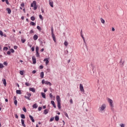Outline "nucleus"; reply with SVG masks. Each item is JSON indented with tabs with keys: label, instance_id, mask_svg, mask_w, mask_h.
Segmentation results:
<instances>
[{
	"label": "nucleus",
	"instance_id": "obj_13",
	"mask_svg": "<svg viewBox=\"0 0 127 127\" xmlns=\"http://www.w3.org/2000/svg\"><path fill=\"white\" fill-rule=\"evenodd\" d=\"M49 97L51 99V100H53V99H55V96H53L52 93H50Z\"/></svg>",
	"mask_w": 127,
	"mask_h": 127
},
{
	"label": "nucleus",
	"instance_id": "obj_7",
	"mask_svg": "<svg viewBox=\"0 0 127 127\" xmlns=\"http://www.w3.org/2000/svg\"><path fill=\"white\" fill-rule=\"evenodd\" d=\"M36 5V1L34 0L33 2L31 4V7H33Z\"/></svg>",
	"mask_w": 127,
	"mask_h": 127
},
{
	"label": "nucleus",
	"instance_id": "obj_18",
	"mask_svg": "<svg viewBox=\"0 0 127 127\" xmlns=\"http://www.w3.org/2000/svg\"><path fill=\"white\" fill-rule=\"evenodd\" d=\"M45 84L46 85H49V86H51L52 85V84L48 81H46Z\"/></svg>",
	"mask_w": 127,
	"mask_h": 127
},
{
	"label": "nucleus",
	"instance_id": "obj_27",
	"mask_svg": "<svg viewBox=\"0 0 127 127\" xmlns=\"http://www.w3.org/2000/svg\"><path fill=\"white\" fill-rule=\"evenodd\" d=\"M36 56L38 58L40 57V55L39 54V52H36Z\"/></svg>",
	"mask_w": 127,
	"mask_h": 127
},
{
	"label": "nucleus",
	"instance_id": "obj_15",
	"mask_svg": "<svg viewBox=\"0 0 127 127\" xmlns=\"http://www.w3.org/2000/svg\"><path fill=\"white\" fill-rule=\"evenodd\" d=\"M29 91L33 92V93H35V89L34 88H29Z\"/></svg>",
	"mask_w": 127,
	"mask_h": 127
},
{
	"label": "nucleus",
	"instance_id": "obj_19",
	"mask_svg": "<svg viewBox=\"0 0 127 127\" xmlns=\"http://www.w3.org/2000/svg\"><path fill=\"white\" fill-rule=\"evenodd\" d=\"M52 37L53 38V39L54 42H56V38H55V36L54 35V34H52Z\"/></svg>",
	"mask_w": 127,
	"mask_h": 127
},
{
	"label": "nucleus",
	"instance_id": "obj_26",
	"mask_svg": "<svg viewBox=\"0 0 127 127\" xmlns=\"http://www.w3.org/2000/svg\"><path fill=\"white\" fill-rule=\"evenodd\" d=\"M55 121H56V122H58V121H59V116H56L55 117Z\"/></svg>",
	"mask_w": 127,
	"mask_h": 127
},
{
	"label": "nucleus",
	"instance_id": "obj_61",
	"mask_svg": "<svg viewBox=\"0 0 127 127\" xmlns=\"http://www.w3.org/2000/svg\"><path fill=\"white\" fill-rule=\"evenodd\" d=\"M14 49L16 50L18 48V47L17 46H14L13 47Z\"/></svg>",
	"mask_w": 127,
	"mask_h": 127
},
{
	"label": "nucleus",
	"instance_id": "obj_12",
	"mask_svg": "<svg viewBox=\"0 0 127 127\" xmlns=\"http://www.w3.org/2000/svg\"><path fill=\"white\" fill-rule=\"evenodd\" d=\"M41 94L42 98H43L44 99H46V94L45 93L41 92Z\"/></svg>",
	"mask_w": 127,
	"mask_h": 127
},
{
	"label": "nucleus",
	"instance_id": "obj_39",
	"mask_svg": "<svg viewBox=\"0 0 127 127\" xmlns=\"http://www.w3.org/2000/svg\"><path fill=\"white\" fill-rule=\"evenodd\" d=\"M37 29L39 30V31H41V28L39 26H37Z\"/></svg>",
	"mask_w": 127,
	"mask_h": 127
},
{
	"label": "nucleus",
	"instance_id": "obj_40",
	"mask_svg": "<svg viewBox=\"0 0 127 127\" xmlns=\"http://www.w3.org/2000/svg\"><path fill=\"white\" fill-rule=\"evenodd\" d=\"M3 50H5L6 51L8 50V48H7V47H4L3 49Z\"/></svg>",
	"mask_w": 127,
	"mask_h": 127
},
{
	"label": "nucleus",
	"instance_id": "obj_60",
	"mask_svg": "<svg viewBox=\"0 0 127 127\" xmlns=\"http://www.w3.org/2000/svg\"><path fill=\"white\" fill-rule=\"evenodd\" d=\"M39 68H40V69H43L44 66H43V65H40Z\"/></svg>",
	"mask_w": 127,
	"mask_h": 127
},
{
	"label": "nucleus",
	"instance_id": "obj_51",
	"mask_svg": "<svg viewBox=\"0 0 127 127\" xmlns=\"http://www.w3.org/2000/svg\"><path fill=\"white\" fill-rule=\"evenodd\" d=\"M10 52H11V53H14V50H13V49H11Z\"/></svg>",
	"mask_w": 127,
	"mask_h": 127
},
{
	"label": "nucleus",
	"instance_id": "obj_62",
	"mask_svg": "<svg viewBox=\"0 0 127 127\" xmlns=\"http://www.w3.org/2000/svg\"><path fill=\"white\" fill-rule=\"evenodd\" d=\"M120 127H125V124H121L120 125Z\"/></svg>",
	"mask_w": 127,
	"mask_h": 127
},
{
	"label": "nucleus",
	"instance_id": "obj_6",
	"mask_svg": "<svg viewBox=\"0 0 127 127\" xmlns=\"http://www.w3.org/2000/svg\"><path fill=\"white\" fill-rule=\"evenodd\" d=\"M32 59L33 61V64H36V58H35V57L33 56Z\"/></svg>",
	"mask_w": 127,
	"mask_h": 127
},
{
	"label": "nucleus",
	"instance_id": "obj_17",
	"mask_svg": "<svg viewBox=\"0 0 127 127\" xmlns=\"http://www.w3.org/2000/svg\"><path fill=\"white\" fill-rule=\"evenodd\" d=\"M125 64V61L123 62V60L121 59L120 61V65H121V66H122V67L124 66Z\"/></svg>",
	"mask_w": 127,
	"mask_h": 127
},
{
	"label": "nucleus",
	"instance_id": "obj_49",
	"mask_svg": "<svg viewBox=\"0 0 127 127\" xmlns=\"http://www.w3.org/2000/svg\"><path fill=\"white\" fill-rule=\"evenodd\" d=\"M39 17L40 19L43 20V17H42V15L41 14L39 15Z\"/></svg>",
	"mask_w": 127,
	"mask_h": 127
},
{
	"label": "nucleus",
	"instance_id": "obj_48",
	"mask_svg": "<svg viewBox=\"0 0 127 127\" xmlns=\"http://www.w3.org/2000/svg\"><path fill=\"white\" fill-rule=\"evenodd\" d=\"M22 110L24 111V113H26V108H25V107H23Z\"/></svg>",
	"mask_w": 127,
	"mask_h": 127
},
{
	"label": "nucleus",
	"instance_id": "obj_28",
	"mask_svg": "<svg viewBox=\"0 0 127 127\" xmlns=\"http://www.w3.org/2000/svg\"><path fill=\"white\" fill-rule=\"evenodd\" d=\"M31 20H32V21H34L35 20V17L34 16H32L30 18Z\"/></svg>",
	"mask_w": 127,
	"mask_h": 127
},
{
	"label": "nucleus",
	"instance_id": "obj_47",
	"mask_svg": "<svg viewBox=\"0 0 127 127\" xmlns=\"http://www.w3.org/2000/svg\"><path fill=\"white\" fill-rule=\"evenodd\" d=\"M54 121V117H52L50 119V122H53Z\"/></svg>",
	"mask_w": 127,
	"mask_h": 127
},
{
	"label": "nucleus",
	"instance_id": "obj_5",
	"mask_svg": "<svg viewBox=\"0 0 127 127\" xmlns=\"http://www.w3.org/2000/svg\"><path fill=\"white\" fill-rule=\"evenodd\" d=\"M79 88H80V90L81 92H84V87L83 86L82 84H80Z\"/></svg>",
	"mask_w": 127,
	"mask_h": 127
},
{
	"label": "nucleus",
	"instance_id": "obj_24",
	"mask_svg": "<svg viewBox=\"0 0 127 127\" xmlns=\"http://www.w3.org/2000/svg\"><path fill=\"white\" fill-rule=\"evenodd\" d=\"M33 109H37V108H38V105H37V104H34L33 105Z\"/></svg>",
	"mask_w": 127,
	"mask_h": 127
},
{
	"label": "nucleus",
	"instance_id": "obj_1",
	"mask_svg": "<svg viewBox=\"0 0 127 127\" xmlns=\"http://www.w3.org/2000/svg\"><path fill=\"white\" fill-rule=\"evenodd\" d=\"M57 101L58 103V107L60 110L61 109V99H60V96L59 95L57 96Z\"/></svg>",
	"mask_w": 127,
	"mask_h": 127
},
{
	"label": "nucleus",
	"instance_id": "obj_20",
	"mask_svg": "<svg viewBox=\"0 0 127 127\" xmlns=\"http://www.w3.org/2000/svg\"><path fill=\"white\" fill-rule=\"evenodd\" d=\"M40 77L41 78H44V72L42 71L40 73Z\"/></svg>",
	"mask_w": 127,
	"mask_h": 127
},
{
	"label": "nucleus",
	"instance_id": "obj_8",
	"mask_svg": "<svg viewBox=\"0 0 127 127\" xmlns=\"http://www.w3.org/2000/svg\"><path fill=\"white\" fill-rule=\"evenodd\" d=\"M33 39H34V40L35 41L36 40H37V39H38V36L36 34L34 35L33 36Z\"/></svg>",
	"mask_w": 127,
	"mask_h": 127
},
{
	"label": "nucleus",
	"instance_id": "obj_37",
	"mask_svg": "<svg viewBox=\"0 0 127 127\" xmlns=\"http://www.w3.org/2000/svg\"><path fill=\"white\" fill-rule=\"evenodd\" d=\"M64 115L65 116V117H66V118L69 119V116H68V114L66 112H64Z\"/></svg>",
	"mask_w": 127,
	"mask_h": 127
},
{
	"label": "nucleus",
	"instance_id": "obj_59",
	"mask_svg": "<svg viewBox=\"0 0 127 127\" xmlns=\"http://www.w3.org/2000/svg\"><path fill=\"white\" fill-rule=\"evenodd\" d=\"M5 1L6 2V4H9V3L8 2V0H5Z\"/></svg>",
	"mask_w": 127,
	"mask_h": 127
},
{
	"label": "nucleus",
	"instance_id": "obj_2",
	"mask_svg": "<svg viewBox=\"0 0 127 127\" xmlns=\"http://www.w3.org/2000/svg\"><path fill=\"white\" fill-rule=\"evenodd\" d=\"M108 102L110 106L111 110L114 111V104H113V100L110 98H108Z\"/></svg>",
	"mask_w": 127,
	"mask_h": 127
},
{
	"label": "nucleus",
	"instance_id": "obj_23",
	"mask_svg": "<svg viewBox=\"0 0 127 127\" xmlns=\"http://www.w3.org/2000/svg\"><path fill=\"white\" fill-rule=\"evenodd\" d=\"M16 94H18V95H21V91L20 90H17L16 91Z\"/></svg>",
	"mask_w": 127,
	"mask_h": 127
},
{
	"label": "nucleus",
	"instance_id": "obj_16",
	"mask_svg": "<svg viewBox=\"0 0 127 127\" xmlns=\"http://www.w3.org/2000/svg\"><path fill=\"white\" fill-rule=\"evenodd\" d=\"M44 62H46V65H48V64L49 63V61L48 59H44Z\"/></svg>",
	"mask_w": 127,
	"mask_h": 127
},
{
	"label": "nucleus",
	"instance_id": "obj_31",
	"mask_svg": "<svg viewBox=\"0 0 127 127\" xmlns=\"http://www.w3.org/2000/svg\"><path fill=\"white\" fill-rule=\"evenodd\" d=\"M20 117L21 119H25V115L24 114H21Z\"/></svg>",
	"mask_w": 127,
	"mask_h": 127
},
{
	"label": "nucleus",
	"instance_id": "obj_55",
	"mask_svg": "<svg viewBox=\"0 0 127 127\" xmlns=\"http://www.w3.org/2000/svg\"><path fill=\"white\" fill-rule=\"evenodd\" d=\"M69 103H70L71 104H73V100L70 99L69 100Z\"/></svg>",
	"mask_w": 127,
	"mask_h": 127
},
{
	"label": "nucleus",
	"instance_id": "obj_41",
	"mask_svg": "<svg viewBox=\"0 0 127 127\" xmlns=\"http://www.w3.org/2000/svg\"><path fill=\"white\" fill-rule=\"evenodd\" d=\"M33 7H34V8H33L34 10H36V9H37V5L34 6Z\"/></svg>",
	"mask_w": 127,
	"mask_h": 127
},
{
	"label": "nucleus",
	"instance_id": "obj_33",
	"mask_svg": "<svg viewBox=\"0 0 127 127\" xmlns=\"http://www.w3.org/2000/svg\"><path fill=\"white\" fill-rule=\"evenodd\" d=\"M26 95L28 96V97H31V93H29L28 92L26 93Z\"/></svg>",
	"mask_w": 127,
	"mask_h": 127
},
{
	"label": "nucleus",
	"instance_id": "obj_29",
	"mask_svg": "<svg viewBox=\"0 0 127 127\" xmlns=\"http://www.w3.org/2000/svg\"><path fill=\"white\" fill-rule=\"evenodd\" d=\"M100 20H101V22L103 23V24H105V20H104V19H103V18H101Z\"/></svg>",
	"mask_w": 127,
	"mask_h": 127
},
{
	"label": "nucleus",
	"instance_id": "obj_11",
	"mask_svg": "<svg viewBox=\"0 0 127 127\" xmlns=\"http://www.w3.org/2000/svg\"><path fill=\"white\" fill-rule=\"evenodd\" d=\"M49 2L50 6H51V7H53V1L49 0Z\"/></svg>",
	"mask_w": 127,
	"mask_h": 127
},
{
	"label": "nucleus",
	"instance_id": "obj_50",
	"mask_svg": "<svg viewBox=\"0 0 127 127\" xmlns=\"http://www.w3.org/2000/svg\"><path fill=\"white\" fill-rule=\"evenodd\" d=\"M54 30L53 29V27H52V28H51V32H52V34H54Z\"/></svg>",
	"mask_w": 127,
	"mask_h": 127
},
{
	"label": "nucleus",
	"instance_id": "obj_53",
	"mask_svg": "<svg viewBox=\"0 0 127 127\" xmlns=\"http://www.w3.org/2000/svg\"><path fill=\"white\" fill-rule=\"evenodd\" d=\"M19 73L20 74V75H23V71L20 70Z\"/></svg>",
	"mask_w": 127,
	"mask_h": 127
},
{
	"label": "nucleus",
	"instance_id": "obj_46",
	"mask_svg": "<svg viewBox=\"0 0 127 127\" xmlns=\"http://www.w3.org/2000/svg\"><path fill=\"white\" fill-rule=\"evenodd\" d=\"M0 35L1 36H3V33L2 32V31H0Z\"/></svg>",
	"mask_w": 127,
	"mask_h": 127
},
{
	"label": "nucleus",
	"instance_id": "obj_64",
	"mask_svg": "<svg viewBox=\"0 0 127 127\" xmlns=\"http://www.w3.org/2000/svg\"><path fill=\"white\" fill-rule=\"evenodd\" d=\"M32 73H33V74H35V73H36V70H33L32 71Z\"/></svg>",
	"mask_w": 127,
	"mask_h": 127
},
{
	"label": "nucleus",
	"instance_id": "obj_38",
	"mask_svg": "<svg viewBox=\"0 0 127 127\" xmlns=\"http://www.w3.org/2000/svg\"><path fill=\"white\" fill-rule=\"evenodd\" d=\"M25 85H26L27 87H29V86H30V84H29L28 82H25Z\"/></svg>",
	"mask_w": 127,
	"mask_h": 127
},
{
	"label": "nucleus",
	"instance_id": "obj_35",
	"mask_svg": "<svg viewBox=\"0 0 127 127\" xmlns=\"http://www.w3.org/2000/svg\"><path fill=\"white\" fill-rule=\"evenodd\" d=\"M38 51H39V47H38V46H37L36 47V52H38Z\"/></svg>",
	"mask_w": 127,
	"mask_h": 127
},
{
	"label": "nucleus",
	"instance_id": "obj_3",
	"mask_svg": "<svg viewBox=\"0 0 127 127\" xmlns=\"http://www.w3.org/2000/svg\"><path fill=\"white\" fill-rule=\"evenodd\" d=\"M106 107L107 106H106V104H102L101 106L99 107L100 111H99V112L100 113H103V112L105 111V109H106Z\"/></svg>",
	"mask_w": 127,
	"mask_h": 127
},
{
	"label": "nucleus",
	"instance_id": "obj_58",
	"mask_svg": "<svg viewBox=\"0 0 127 127\" xmlns=\"http://www.w3.org/2000/svg\"><path fill=\"white\" fill-rule=\"evenodd\" d=\"M38 111H41V110H42V107H39L38 108Z\"/></svg>",
	"mask_w": 127,
	"mask_h": 127
},
{
	"label": "nucleus",
	"instance_id": "obj_14",
	"mask_svg": "<svg viewBox=\"0 0 127 127\" xmlns=\"http://www.w3.org/2000/svg\"><path fill=\"white\" fill-rule=\"evenodd\" d=\"M21 124H22V126L24 127H26V125H25V124H24V120L21 119Z\"/></svg>",
	"mask_w": 127,
	"mask_h": 127
},
{
	"label": "nucleus",
	"instance_id": "obj_42",
	"mask_svg": "<svg viewBox=\"0 0 127 127\" xmlns=\"http://www.w3.org/2000/svg\"><path fill=\"white\" fill-rule=\"evenodd\" d=\"M40 43L42 44L43 43H46V42H45V41H44V40H43L42 41H40Z\"/></svg>",
	"mask_w": 127,
	"mask_h": 127
},
{
	"label": "nucleus",
	"instance_id": "obj_10",
	"mask_svg": "<svg viewBox=\"0 0 127 127\" xmlns=\"http://www.w3.org/2000/svg\"><path fill=\"white\" fill-rule=\"evenodd\" d=\"M29 118L30 119L31 121L32 122V123H34L35 121L34 120V119H33V117L31 115H29Z\"/></svg>",
	"mask_w": 127,
	"mask_h": 127
},
{
	"label": "nucleus",
	"instance_id": "obj_30",
	"mask_svg": "<svg viewBox=\"0 0 127 127\" xmlns=\"http://www.w3.org/2000/svg\"><path fill=\"white\" fill-rule=\"evenodd\" d=\"M24 98H25V99H27V100H29V101H30V97L29 96H24Z\"/></svg>",
	"mask_w": 127,
	"mask_h": 127
},
{
	"label": "nucleus",
	"instance_id": "obj_34",
	"mask_svg": "<svg viewBox=\"0 0 127 127\" xmlns=\"http://www.w3.org/2000/svg\"><path fill=\"white\" fill-rule=\"evenodd\" d=\"M4 67V66H3V64H0V69H2V68H3Z\"/></svg>",
	"mask_w": 127,
	"mask_h": 127
},
{
	"label": "nucleus",
	"instance_id": "obj_56",
	"mask_svg": "<svg viewBox=\"0 0 127 127\" xmlns=\"http://www.w3.org/2000/svg\"><path fill=\"white\" fill-rule=\"evenodd\" d=\"M11 53V52L9 51L7 52V54L8 55H10Z\"/></svg>",
	"mask_w": 127,
	"mask_h": 127
},
{
	"label": "nucleus",
	"instance_id": "obj_4",
	"mask_svg": "<svg viewBox=\"0 0 127 127\" xmlns=\"http://www.w3.org/2000/svg\"><path fill=\"white\" fill-rule=\"evenodd\" d=\"M80 36L82 37V38L84 41V44H85L86 47H87V44L86 43V40L85 39V38L84 37V36L83 35V30L82 29H81L80 31Z\"/></svg>",
	"mask_w": 127,
	"mask_h": 127
},
{
	"label": "nucleus",
	"instance_id": "obj_36",
	"mask_svg": "<svg viewBox=\"0 0 127 127\" xmlns=\"http://www.w3.org/2000/svg\"><path fill=\"white\" fill-rule=\"evenodd\" d=\"M14 105H15V106H17V100H15L14 101Z\"/></svg>",
	"mask_w": 127,
	"mask_h": 127
},
{
	"label": "nucleus",
	"instance_id": "obj_22",
	"mask_svg": "<svg viewBox=\"0 0 127 127\" xmlns=\"http://www.w3.org/2000/svg\"><path fill=\"white\" fill-rule=\"evenodd\" d=\"M6 10L7 11V12L9 14H10L11 13V10L9 8H7Z\"/></svg>",
	"mask_w": 127,
	"mask_h": 127
},
{
	"label": "nucleus",
	"instance_id": "obj_63",
	"mask_svg": "<svg viewBox=\"0 0 127 127\" xmlns=\"http://www.w3.org/2000/svg\"><path fill=\"white\" fill-rule=\"evenodd\" d=\"M20 5H21V6H22V7H24V3H21Z\"/></svg>",
	"mask_w": 127,
	"mask_h": 127
},
{
	"label": "nucleus",
	"instance_id": "obj_44",
	"mask_svg": "<svg viewBox=\"0 0 127 127\" xmlns=\"http://www.w3.org/2000/svg\"><path fill=\"white\" fill-rule=\"evenodd\" d=\"M21 42L22 43H24V42H25V41H26V40L25 39H21Z\"/></svg>",
	"mask_w": 127,
	"mask_h": 127
},
{
	"label": "nucleus",
	"instance_id": "obj_9",
	"mask_svg": "<svg viewBox=\"0 0 127 127\" xmlns=\"http://www.w3.org/2000/svg\"><path fill=\"white\" fill-rule=\"evenodd\" d=\"M2 81L3 82V84L4 86L5 87L6 86V80H5V79H4V78H3L2 79Z\"/></svg>",
	"mask_w": 127,
	"mask_h": 127
},
{
	"label": "nucleus",
	"instance_id": "obj_43",
	"mask_svg": "<svg viewBox=\"0 0 127 127\" xmlns=\"http://www.w3.org/2000/svg\"><path fill=\"white\" fill-rule=\"evenodd\" d=\"M3 64V65H5V66H7V65H8L7 62H4Z\"/></svg>",
	"mask_w": 127,
	"mask_h": 127
},
{
	"label": "nucleus",
	"instance_id": "obj_52",
	"mask_svg": "<svg viewBox=\"0 0 127 127\" xmlns=\"http://www.w3.org/2000/svg\"><path fill=\"white\" fill-rule=\"evenodd\" d=\"M32 33H34V31H33V30H31L30 31V34H32Z\"/></svg>",
	"mask_w": 127,
	"mask_h": 127
},
{
	"label": "nucleus",
	"instance_id": "obj_25",
	"mask_svg": "<svg viewBox=\"0 0 127 127\" xmlns=\"http://www.w3.org/2000/svg\"><path fill=\"white\" fill-rule=\"evenodd\" d=\"M30 25H32V26H35V25H36V24L35 23H34V22L31 21L30 23Z\"/></svg>",
	"mask_w": 127,
	"mask_h": 127
},
{
	"label": "nucleus",
	"instance_id": "obj_21",
	"mask_svg": "<svg viewBox=\"0 0 127 127\" xmlns=\"http://www.w3.org/2000/svg\"><path fill=\"white\" fill-rule=\"evenodd\" d=\"M49 111L48 110V109H45L44 111V115H47V114H48Z\"/></svg>",
	"mask_w": 127,
	"mask_h": 127
},
{
	"label": "nucleus",
	"instance_id": "obj_45",
	"mask_svg": "<svg viewBox=\"0 0 127 127\" xmlns=\"http://www.w3.org/2000/svg\"><path fill=\"white\" fill-rule=\"evenodd\" d=\"M31 50L32 52H34V50H35V48H34V47H32L31 48Z\"/></svg>",
	"mask_w": 127,
	"mask_h": 127
},
{
	"label": "nucleus",
	"instance_id": "obj_57",
	"mask_svg": "<svg viewBox=\"0 0 127 127\" xmlns=\"http://www.w3.org/2000/svg\"><path fill=\"white\" fill-rule=\"evenodd\" d=\"M45 80L44 79L42 80V84H45Z\"/></svg>",
	"mask_w": 127,
	"mask_h": 127
},
{
	"label": "nucleus",
	"instance_id": "obj_54",
	"mask_svg": "<svg viewBox=\"0 0 127 127\" xmlns=\"http://www.w3.org/2000/svg\"><path fill=\"white\" fill-rule=\"evenodd\" d=\"M51 103L52 105H53L55 104V102L54 101H53V100H52L51 101Z\"/></svg>",
	"mask_w": 127,
	"mask_h": 127
},
{
	"label": "nucleus",
	"instance_id": "obj_32",
	"mask_svg": "<svg viewBox=\"0 0 127 127\" xmlns=\"http://www.w3.org/2000/svg\"><path fill=\"white\" fill-rule=\"evenodd\" d=\"M68 44H69V43H67V41H65L64 43V45H65V46H68Z\"/></svg>",
	"mask_w": 127,
	"mask_h": 127
}]
</instances>
